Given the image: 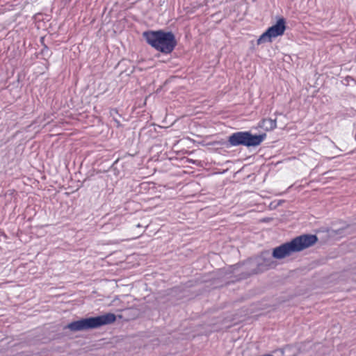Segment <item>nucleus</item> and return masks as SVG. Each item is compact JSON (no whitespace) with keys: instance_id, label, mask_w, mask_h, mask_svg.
<instances>
[{"instance_id":"nucleus-1","label":"nucleus","mask_w":356,"mask_h":356,"mask_svg":"<svg viewBox=\"0 0 356 356\" xmlns=\"http://www.w3.org/2000/svg\"><path fill=\"white\" fill-rule=\"evenodd\" d=\"M318 238L314 234H303L291 241L282 244L273 250L272 257L281 259L290 256L293 252H300L314 245Z\"/></svg>"},{"instance_id":"nucleus-2","label":"nucleus","mask_w":356,"mask_h":356,"mask_svg":"<svg viewBox=\"0 0 356 356\" xmlns=\"http://www.w3.org/2000/svg\"><path fill=\"white\" fill-rule=\"evenodd\" d=\"M143 36L148 44L165 54H170L177 45L175 36L171 31H148Z\"/></svg>"},{"instance_id":"nucleus-3","label":"nucleus","mask_w":356,"mask_h":356,"mask_svg":"<svg viewBox=\"0 0 356 356\" xmlns=\"http://www.w3.org/2000/svg\"><path fill=\"white\" fill-rule=\"evenodd\" d=\"M115 319L116 316L114 314L107 313L102 316L81 318V320L73 321L67 325L65 328L73 332L86 330L111 324Z\"/></svg>"},{"instance_id":"nucleus-4","label":"nucleus","mask_w":356,"mask_h":356,"mask_svg":"<svg viewBox=\"0 0 356 356\" xmlns=\"http://www.w3.org/2000/svg\"><path fill=\"white\" fill-rule=\"evenodd\" d=\"M266 138V134L253 135L250 131H238L228 137L229 146L256 147L259 145Z\"/></svg>"},{"instance_id":"nucleus-5","label":"nucleus","mask_w":356,"mask_h":356,"mask_svg":"<svg viewBox=\"0 0 356 356\" xmlns=\"http://www.w3.org/2000/svg\"><path fill=\"white\" fill-rule=\"evenodd\" d=\"M286 30V20L284 18H280L275 24L269 27L264 33H262L257 40V44H260L266 42H271L273 38L281 36Z\"/></svg>"},{"instance_id":"nucleus-6","label":"nucleus","mask_w":356,"mask_h":356,"mask_svg":"<svg viewBox=\"0 0 356 356\" xmlns=\"http://www.w3.org/2000/svg\"><path fill=\"white\" fill-rule=\"evenodd\" d=\"M258 126L266 131H272L277 127L276 119L265 118L261 120Z\"/></svg>"},{"instance_id":"nucleus-7","label":"nucleus","mask_w":356,"mask_h":356,"mask_svg":"<svg viewBox=\"0 0 356 356\" xmlns=\"http://www.w3.org/2000/svg\"><path fill=\"white\" fill-rule=\"evenodd\" d=\"M269 257V253L268 252H263L261 255V259L264 260V264L266 267H270L273 264V261H271L270 257Z\"/></svg>"},{"instance_id":"nucleus-8","label":"nucleus","mask_w":356,"mask_h":356,"mask_svg":"<svg viewBox=\"0 0 356 356\" xmlns=\"http://www.w3.org/2000/svg\"><path fill=\"white\" fill-rule=\"evenodd\" d=\"M136 227H143V226H142L140 224H138V225H136Z\"/></svg>"}]
</instances>
